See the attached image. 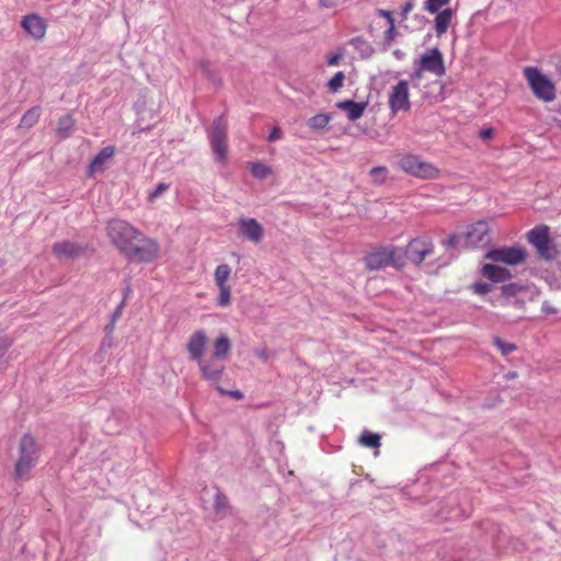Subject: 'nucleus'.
I'll list each match as a JSON object with an SVG mask.
<instances>
[{"mask_svg":"<svg viewBox=\"0 0 561 561\" xmlns=\"http://www.w3.org/2000/svg\"><path fill=\"white\" fill-rule=\"evenodd\" d=\"M106 231L112 243L129 260L151 262L158 257L160 248L156 240L123 219H112Z\"/></svg>","mask_w":561,"mask_h":561,"instance_id":"f257e3e1","label":"nucleus"},{"mask_svg":"<svg viewBox=\"0 0 561 561\" xmlns=\"http://www.w3.org/2000/svg\"><path fill=\"white\" fill-rule=\"evenodd\" d=\"M39 449L30 434L23 435L19 446V457L14 467V476L19 480H28L31 470L36 466Z\"/></svg>","mask_w":561,"mask_h":561,"instance_id":"f03ea898","label":"nucleus"},{"mask_svg":"<svg viewBox=\"0 0 561 561\" xmlns=\"http://www.w3.org/2000/svg\"><path fill=\"white\" fill-rule=\"evenodd\" d=\"M396 164L404 173L421 180H435L440 173L434 164L413 153L399 154Z\"/></svg>","mask_w":561,"mask_h":561,"instance_id":"7ed1b4c3","label":"nucleus"},{"mask_svg":"<svg viewBox=\"0 0 561 561\" xmlns=\"http://www.w3.org/2000/svg\"><path fill=\"white\" fill-rule=\"evenodd\" d=\"M523 72L531 92L538 100L546 103L556 100L557 90L554 83L549 77L542 73L539 68L530 66L525 67Z\"/></svg>","mask_w":561,"mask_h":561,"instance_id":"20e7f679","label":"nucleus"},{"mask_svg":"<svg viewBox=\"0 0 561 561\" xmlns=\"http://www.w3.org/2000/svg\"><path fill=\"white\" fill-rule=\"evenodd\" d=\"M364 260L369 270H380L387 266L400 268L404 265L401 250L393 245L373 249Z\"/></svg>","mask_w":561,"mask_h":561,"instance_id":"39448f33","label":"nucleus"},{"mask_svg":"<svg viewBox=\"0 0 561 561\" xmlns=\"http://www.w3.org/2000/svg\"><path fill=\"white\" fill-rule=\"evenodd\" d=\"M208 139L217 161L225 162L227 159V122L222 116L214 119L208 130Z\"/></svg>","mask_w":561,"mask_h":561,"instance_id":"423d86ee","label":"nucleus"},{"mask_svg":"<svg viewBox=\"0 0 561 561\" xmlns=\"http://www.w3.org/2000/svg\"><path fill=\"white\" fill-rule=\"evenodd\" d=\"M527 240L537 250L540 257L546 260L554 257V249L549 237L548 226L540 225L529 230Z\"/></svg>","mask_w":561,"mask_h":561,"instance_id":"0eeeda50","label":"nucleus"},{"mask_svg":"<svg viewBox=\"0 0 561 561\" xmlns=\"http://www.w3.org/2000/svg\"><path fill=\"white\" fill-rule=\"evenodd\" d=\"M388 104L392 114L398 112H408L411 108L409 83L407 80H400L391 88Z\"/></svg>","mask_w":561,"mask_h":561,"instance_id":"6e6552de","label":"nucleus"},{"mask_svg":"<svg viewBox=\"0 0 561 561\" xmlns=\"http://www.w3.org/2000/svg\"><path fill=\"white\" fill-rule=\"evenodd\" d=\"M433 252V244L427 237L413 239L407 247L403 257L413 264H421Z\"/></svg>","mask_w":561,"mask_h":561,"instance_id":"1a4fd4ad","label":"nucleus"},{"mask_svg":"<svg viewBox=\"0 0 561 561\" xmlns=\"http://www.w3.org/2000/svg\"><path fill=\"white\" fill-rule=\"evenodd\" d=\"M485 257L494 262H501L508 265H517L525 260L526 252L520 247L500 248L490 250Z\"/></svg>","mask_w":561,"mask_h":561,"instance_id":"9d476101","label":"nucleus"},{"mask_svg":"<svg viewBox=\"0 0 561 561\" xmlns=\"http://www.w3.org/2000/svg\"><path fill=\"white\" fill-rule=\"evenodd\" d=\"M490 228L484 220L470 225L465 234V241L468 247H483L490 243Z\"/></svg>","mask_w":561,"mask_h":561,"instance_id":"9b49d317","label":"nucleus"},{"mask_svg":"<svg viewBox=\"0 0 561 561\" xmlns=\"http://www.w3.org/2000/svg\"><path fill=\"white\" fill-rule=\"evenodd\" d=\"M22 28L34 39L42 41L45 37L47 24L37 14L25 15L21 21Z\"/></svg>","mask_w":561,"mask_h":561,"instance_id":"f8f14e48","label":"nucleus"},{"mask_svg":"<svg viewBox=\"0 0 561 561\" xmlns=\"http://www.w3.org/2000/svg\"><path fill=\"white\" fill-rule=\"evenodd\" d=\"M420 66L422 70L430 71L438 77L445 73L443 56L437 48L424 54L420 59Z\"/></svg>","mask_w":561,"mask_h":561,"instance_id":"ddd939ff","label":"nucleus"},{"mask_svg":"<svg viewBox=\"0 0 561 561\" xmlns=\"http://www.w3.org/2000/svg\"><path fill=\"white\" fill-rule=\"evenodd\" d=\"M221 360L211 358H203L197 363L198 368L202 373V376L210 381V382H218L224 374V365L220 363Z\"/></svg>","mask_w":561,"mask_h":561,"instance_id":"4468645a","label":"nucleus"},{"mask_svg":"<svg viewBox=\"0 0 561 561\" xmlns=\"http://www.w3.org/2000/svg\"><path fill=\"white\" fill-rule=\"evenodd\" d=\"M207 344V336L203 330L195 331L187 341V353L190 358L198 362L204 358V351Z\"/></svg>","mask_w":561,"mask_h":561,"instance_id":"2eb2a0df","label":"nucleus"},{"mask_svg":"<svg viewBox=\"0 0 561 561\" xmlns=\"http://www.w3.org/2000/svg\"><path fill=\"white\" fill-rule=\"evenodd\" d=\"M242 234L250 241L259 243L264 236V229L254 218L242 217L238 221Z\"/></svg>","mask_w":561,"mask_h":561,"instance_id":"dca6fc26","label":"nucleus"},{"mask_svg":"<svg viewBox=\"0 0 561 561\" xmlns=\"http://www.w3.org/2000/svg\"><path fill=\"white\" fill-rule=\"evenodd\" d=\"M115 154L114 146H106L93 158L89 165V174L94 175L104 171L106 164Z\"/></svg>","mask_w":561,"mask_h":561,"instance_id":"f3484780","label":"nucleus"},{"mask_svg":"<svg viewBox=\"0 0 561 561\" xmlns=\"http://www.w3.org/2000/svg\"><path fill=\"white\" fill-rule=\"evenodd\" d=\"M336 107L346 113L348 121L355 122L363 116L367 107V103H357L352 100H345L336 103Z\"/></svg>","mask_w":561,"mask_h":561,"instance_id":"a211bd4d","label":"nucleus"},{"mask_svg":"<svg viewBox=\"0 0 561 561\" xmlns=\"http://www.w3.org/2000/svg\"><path fill=\"white\" fill-rule=\"evenodd\" d=\"M231 351V342L226 334H221L215 339L213 343V355L214 359L225 360L229 356Z\"/></svg>","mask_w":561,"mask_h":561,"instance_id":"6ab92c4d","label":"nucleus"},{"mask_svg":"<svg viewBox=\"0 0 561 561\" xmlns=\"http://www.w3.org/2000/svg\"><path fill=\"white\" fill-rule=\"evenodd\" d=\"M482 274L492 282H503L511 277L507 268L494 264H484L482 266Z\"/></svg>","mask_w":561,"mask_h":561,"instance_id":"aec40b11","label":"nucleus"},{"mask_svg":"<svg viewBox=\"0 0 561 561\" xmlns=\"http://www.w3.org/2000/svg\"><path fill=\"white\" fill-rule=\"evenodd\" d=\"M454 12L450 8L444 9L443 11L437 12L435 16V33L439 37L444 35L453 20Z\"/></svg>","mask_w":561,"mask_h":561,"instance_id":"412c9836","label":"nucleus"},{"mask_svg":"<svg viewBox=\"0 0 561 561\" xmlns=\"http://www.w3.org/2000/svg\"><path fill=\"white\" fill-rule=\"evenodd\" d=\"M80 248L73 243L68 241H62L55 243L53 247V252L58 257H73L77 256L80 252Z\"/></svg>","mask_w":561,"mask_h":561,"instance_id":"4be33fe9","label":"nucleus"},{"mask_svg":"<svg viewBox=\"0 0 561 561\" xmlns=\"http://www.w3.org/2000/svg\"><path fill=\"white\" fill-rule=\"evenodd\" d=\"M332 116L327 113H319L307 121V126L312 130H323L331 122Z\"/></svg>","mask_w":561,"mask_h":561,"instance_id":"5701e85b","label":"nucleus"},{"mask_svg":"<svg viewBox=\"0 0 561 561\" xmlns=\"http://www.w3.org/2000/svg\"><path fill=\"white\" fill-rule=\"evenodd\" d=\"M41 116V107L34 106L26 111L21 118L20 126L24 128L33 127L39 119Z\"/></svg>","mask_w":561,"mask_h":561,"instance_id":"b1692460","label":"nucleus"},{"mask_svg":"<svg viewBox=\"0 0 561 561\" xmlns=\"http://www.w3.org/2000/svg\"><path fill=\"white\" fill-rule=\"evenodd\" d=\"M73 125H75V121L70 115H65V116L60 117V119L58 121L57 130H56L57 135L60 138H67L70 135V133L73 128Z\"/></svg>","mask_w":561,"mask_h":561,"instance_id":"393cba45","label":"nucleus"},{"mask_svg":"<svg viewBox=\"0 0 561 561\" xmlns=\"http://www.w3.org/2000/svg\"><path fill=\"white\" fill-rule=\"evenodd\" d=\"M231 275V267L228 264H219L214 274L216 286L228 285V279Z\"/></svg>","mask_w":561,"mask_h":561,"instance_id":"a878e982","label":"nucleus"},{"mask_svg":"<svg viewBox=\"0 0 561 561\" xmlns=\"http://www.w3.org/2000/svg\"><path fill=\"white\" fill-rule=\"evenodd\" d=\"M350 44L360 54L363 58H368L374 53L373 47L360 37L353 38Z\"/></svg>","mask_w":561,"mask_h":561,"instance_id":"bb28decb","label":"nucleus"},{"mask_svg":"<svg viewBox=\"0 0 561 561\" xmlns=\"http://www.w3.org/2000/svg\"><path fill=\"white\" fill-rule=\"evenodd\" d=\"M359 443L368 448H377L380 446V436L376 433L364 431L359 436Z\"/></svg>","mask_w":561,"mask_h":561,"instance_id":"cd10ccee","label":"nucleus"},{"mask_svg":"<svg viewBox=\"0 0 561 561\" xmlns=\"http://www.w3.org/2000/svg\"><path fill=\"white\" fill-rule=\"evenodd\" d=\"M219 289V295L217 299V305L219 307H228L231 304V288L229 285L217 286Z\"/></svg>","mask_w":561,"mask_h":561,"instance_id":"c85d7f7f","label":"nucleus"},{"mask_svg":"<svg viewBox=\"0 0 561 561\" xmlns=\"http://www.w3.org/2000/svg\"><path fill=\"white\" fill-rule=\"evenodd\" d=\"M271 168L264 163L256 162L251 165V173L254 178L263 180L271 174Z\"/></svg>","mask_w":561,"mask_h":561,"instance_id":"c756f323","label":"nucleus"},{"mask_svg":"<svg viewBox=\"0 0 561 561\" xmlns=\"http://www.w3.org/2000/svg\"><path fill=\"white\" fill-rule=\"evenodd\" d=\"M450 0H426L424 3V10L430 13H437L439 9L447 5Z\"/></svg>","mask_w":561,"mask_h":561,"instance_id":"7c9ffc66","label":"nucleus"},{"mask_svg":"<svg viewBox=\"0 0 561 561\" xmlns=\"http://www.w3.org/2000/svg\"><path fill=\"white\" fill-rule=\"evenodd\" d=\"M345 76L342 71L336 72L329 81L328 87L331 92H337L344 84Z\"/></svg>","mask_w":561,"mask_h":561,"instance_id":"2f4dec72","label":"nucleus"},{"mask_svg":"<svg viewBox=\"0 0 561 561\" xmlns=\"http://www.w3.org/2000/svg\"><path fill=\"white\" fill-rule=\"evenodd\" d=\"M388 170L385 167H375L370 170V176L375 183H383L387 179Z\"/></svg>","mask_w":561,"mask_h":561,"instance_id":"473e14b6","label":"nucleus"},{"mask_svg":"<svg viewBox=\"0 0 561 561\" xmlns=\"http://www.w3.org/2000/svg\"><path fill=\"white\" fill-rule=\"evenodd\" d=\"M493 343L495 344V346L500 350V352L502 353V355L506 356L508 354H511L513 351L516 350V346L515 344L513 343H507V342H504L502 341L500 337L495 336L493 339Z\"/></svg>","mask_w":561,"mask_h":561,"instance_id":"72a5a7b5","label":"nucleus"},{"mask_svg":"<svg viewBox=\"0 0 561 561\" xmlns=\"http://www.w3.org/2000/svg\"><path fill=\"white\" fill-rule=\"evenodd\" d=\"M168 190H169V185L167 183H159L156 186V188L148 195V201L153 203L158 197H160Z\"/></svg>","mask_w":561,"mask_h":561,"instance_id":"f704fd0d","label":"nucleus"},{"mask_svg":"<svg viewBox=\"0 0 561 561\" xmlns=\"http://www.w3.org/2000/svg\"><path fill=\"white\" fill-rule=\"evenodd\" d=\"M388 25H389L388 30L385 33V45L386 46H390V44L392 43V41L394 39L396 34H397L394 21H391L390 24H388Z\"/></svg>","mask_w":561,"mask_h":561,"instance_id":"c9c22d12","label":"nucleus"},{"mask_svg":"<svg viewBox=\"0 0 561 561\" xmlns=\"http://www.w3.org/2000/svg\"><path fill=\"white\" fill-rule=\"evenodd\" d=\"M472 289L478 295H484L491 291L492 285L489 283H476L472 285Z\"/></svg>","mask_w":561,"mask_h":561,"instance_id":"e433bc0d","label":"nucleus"},{"mask_svg":"<svg viewBox=\"0 0 561 561\" xmlns=\"http://www.w3.org/2000/svg\"><path fill=\"white\" fill-rule=\"evenodd\" d=\"M9 345H10V343L7 340L0 337V369L3 368L2 358H3L4 354H5Z\"/></svg>","mask_w":561,"mask_h":561,"instance_id":"4c0bfd02","label":"nucleus"},{"mask_svg":"<svg viewBox=\"0 0 561 561\" xmlns=\"http://www.w3.org/2000/svg\"><path fill=\"white\" fill-rule=\"evenodd\" d=\"M283 137V133L279 127H274L272 131L270 133L267 140L268 141H276L279 140Z\"/></svg>","mask_w":561,"mask_h":561,"instance_id":"58836bf2","label":"nucleus"},{"mask_svg":"<svg viewBox=\"0 0 561 561\" xmlns=\"http://www.w3.org/2000/svg\"><path fill=\"white\" fill-rule=\"evenodd\" d=\"M493 129L492 128H485V129H482L479 134L480 138L483 139V140H488V139H491L493 137Z\"/></svg>","mask_w":561,"mask_h":561,"instance_id":"ea45409f","label":"nucleus"},{"mask_svg":"<svg viewBox=\"0 0 561 561\" xmlns=\"http://www.w3.org/2000/svg\"><path fill=\"white\" fill-rule=\"evenodd\" d=\"M341 55L340 54H334V55H331L329 58H328V64L330 66H337L339 62H340V59H341Z\"/></svg>","mask_w":561,"mask_h":561,"instance_id":"a19ab883","label":"nucleus"},{"mask_svg":"<svg viewBox=\"0 0 561 561\" xmlns=\"http://www.w3.org/2000/svg\"><path fill=\"white\" fill-rule=\"evenodd\" d=\"M541 310L547 314H552L557 312V309L550 306L548 302H543Z\"/></svg>","mask_w":561,"mask_h":561,"instance_id":"79ce46f5","label":"nucleus"},{"mask_svg":"<svg viewBox=\"0 0 561 561\" xmlns=\"http://www.w3.org/2000/svg\"><path fill=\"white\" fill-rule=\"evenodd\" d=\"M379 15L386 18L388 24H390L391 21H394L393 16H392V13L390 11L379 10Z\"/></svg>","mask_w":561,"mask_h":561,"instance_id":"37998d69","label":"nucleus"},{"mask_svg":"<svg viewBox=\"0 0 561 561\" xmlns=\"http://www.w3.org/2000/svg\"><path fill=\"white\" fill-rule=\"evenodd\" d=\"M458 243V237L457 236H450L446 241V247H455Z\"/></svg>","mask_w":561,"mask_h":561,"instance_id":"c03bdc74","label":"nucleus"},{"mask_svg":"<svg viewBox=\"0 0 561 561\" xmlns=\"http://www.w3.org/2000/svg\"><path fill=\"white\" fill-rule=\"evenodd\" d=\"M255 355L262 359H267L268 351L266 348L256 350Z\"/></svg>","mask_w":561,"mask_h":561,"instance_id":"a18cd8bd","label":"nucleus"},{"mask_svg":"<svg viewBox=\"0 0 561 561\" xmlns=\"http://www.w3.org/2000/svg\"><path fill=\"white\" fill-rule=\"evenodd\" d=\"M413 9V3L411 2H407L403 7H402V15L403 16H407L409 14V12Z\"/></svg>","mask_w":561,"mask_h":561,"instance_id":"49530a36","label":"nucleus"},{"mask_svg":"<svg viewBox=\"0 0 561 561\" xmlns=\"http://www.w3.org/2000/svg\"><path fill=\"white\" fill-rule=\"evenodd\" d=\"M503 293L505 295H508V294H513L514 293V286L513 285H507V286H503Z\"/></svg>","mask_w":561,"mask_h":561,"instance_id":"de8ad7c7","label":"nucleus"},{"mask_svg":"<svg viewBox=\"0 0 561 561\" xmlns=\"http://www.w3.org/2000/svg\"><path fill=\"white\" fill-rule=\"evenodd\" d=\"M393 55L398 58V59H401L403 57V53L401 50H394Z\"/></svg>","mask_w":561,"mask_h":561,"instance_id":"09e8293b","label":"nucleus"},{"mask_svg":"<svg viewBox=\"0 0 561 561\" xmlns=\"http://www.w3.org/2000/svg\"><path fill=\"white\" fill-rule=\"evenodd\" d=\"M216 506H217V510H218V511H220V508H221V502H220L219 496H217V504H216Z\"/></svg>","mask_w":561,"mask_h":561,"instance_id":"8fccbe9b","label":"nucleus"},{"mask_svg":"<svg viewBox=\"0 0 561 561\" xmlns=\"http://www.w3.org/2000/svg\"><path fill=\"white\" fill-rule=\"evenodd\" d=\"M232 394H233L236 398H241V397H242V394H241L239 391L232 392Z\"/></svg>","mask_w":561,"mask_h":561,"instance_id":"3c124183","label":"nucleus"},{"mask_svg":"<svg viewBox=\"0 0 561 561\" xmlns=\"http://www.w3.org/2000/svg\"><path fill=\"white\" fill-rule=\"evenodd\" d=\"M515 376H516L515 373H510V374L506 375L507 378H514Z\"/></svg>","mask_w":561,"mask_h":561,"instance_id":"603ef678","label":"nucleus"},{"mask_svg":"<svg viewBox=\"0 0 561 561\" xmlns=\"http://www.w3.org/2000/svg\"><path fill=\"white\" fill-rule=\"evenodd\" d=\"M121 308H122V306H119V307H118V309L115 311L114 317H117V316L119 314V312H121Z\"/></svg>","mask_w":561,"mask_h":561,"instance_id":"864d4df0","label":"nucleus"},{"mask_svg":"<svg viewBox=\"0 0 561 561\" xmlns=\"http://www.w3.org/2000/svg\"><path fill=\"white\" fill-rule=\"evenodd\" d=\"M420 76H421V75H420V71H416V72L414 73V77H416V78H419Z\"/></svg>","mask_w":561,"mask_h":561,"instance_id":"5fc2aeb1","label":"nucleus"},{"mask_svg":"<svg viewBox=\"0 0 561 561\" xmlns=\"http://www.w3.org/2000/svg\"><path fill=\"white\" fill-rule=\"evenodd\" d=\"M559 73H560V76H561V68L559 69Z\"/></svg>","mask_w":561,"mask_h":561,"instance_id":"6e6d98bb","label":"nucleus"}]
</instances>
